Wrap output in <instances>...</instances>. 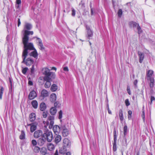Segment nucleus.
Wrapping results in <instances>:
<instances>
[{
  "instance_id": "obj_1",
  "label": "nucleus",
  "mask_w": 155,
  "mask_h": 155,
  "mask_svg": "<svg viewBox=\"0 0 155 155\" xmlns=\"http://www.w3.org/2000/svg\"><path fill=\"white\" fill-rule=\"evenodd\" d=\"M32 27V26L31 24L27 22L25 23L23 29L21 31V34L23 37L22 39H29V36L33 34V31H30Z\"/></svg>"
},
{
  "instance_id": "obj_2",
  "label": "nucleus",
  "mask_w": 155,
  "mask_h": 155,
  "mask_svg": "<svg viewBox=\"0 0 155 155\" xmlns=\"http://www.w3.org/2000/svg\"><path fill=\"white\" fill-rule=\"evenodd\" d=\"M28 39H23V43L24 45V49L23 52H24L25 51L28 54V50H35L33 44L28 41Z\"/></svg>"
},
{
  "instance_id": "obj_3",
  "label": "nucleus",
  "mask_w": 155,
  "mask_h": 155,
  "mask_svg": "<svg viewBox=\"0 0 155 155\" xmlns=\"http://www.w3.org/2000/svg\"><path fill=\"white\" fill-rule=\"evenodd\" d=\"M28 54L25 51L23 52L22 54V58H23V61L22 63H24L27 66H30L32 65L34 62V61L30 58H29L26 59V58Z\"/></svg>"
},
{
  "instance_id": "obj_4",
  "label": "nucleus",
  "mask_w": 155,
  "mask_h": 155,
  "mask_svg": "<svg viewBox=\"0 0 155 155\" xmlns=\"http://www.w3.org/2000/svg\"><path fill=\"white\" fill-rule=\"evenodd\" d=\"M63 150L62 149L60 150V152L61 153H65L66 151V147H69L71 145V142L67 138H64L63 140Z\"/></svg>"
},
{
  "instance_id": "obj_5",
  "label": "nucleus",
  "mask_w": 155,
  "mask_h": 155,
  "mask_svg": "<svg viewBox=\"0 0 155 155\" xmlns=\"http://www.w3.org/2000/svg\"><path fill=\"white\" fill-rule=\"evenodd\" d=\"M54 117L53 116H49L48 117L47 120L46 121H44V124H46L48 126V128L49 129L51 128L54 124Z\"/></svg>"
},
{
  "instance_id": "obj_6",
  "label": "nucleus",
  "mask_w": 155,
  "mask_h": 155,
  "mask_svg": "<svg viewBox=\"0 0 155 155\" xmlns=\"http://www.w3.org/2000/svg\"><path fill=\"white\" fill-rule=\"evenodd\" d=\"M43 137H46V140L48 142H51L53 139L52 133L51 131L48 130L43 134Z\"/></svg>"
},
{
  "instance_id": "obj_7",
  "label": "nucleus",
  "mask_w": 155,
  "mask_h": 155,
  "mask_svg": "<svg viewBox=\"0 0 155 155\" xmlns=\"http://www.w3.org/2000/svg\"><path fill=\"white\" fill-rule=\"evenodd\" d=\"M55 74L51 72L47 75L44 76L43 79L44 81L50 80L52 81V80L55 78Z\"/></svg>"
},
{
  "instance_id": "obj_8",
  "label": "nucleus",
  "mask_w": 155,
  "mask_h": 155,
  "mask_svg": "<svg viewBox=\"0 0 155 155\" xmlns=\"http://www.w3.org/2000/svg\"><path fill=\"white\" fill-rule=\"evenodd\" d=\"M42 131L40 130H38L35 132L34 133V137L35 138H37L43 136Z\"/></svg>"
},
{
  "instance_id": "obj_9",
  "label": "nucleus",
  "mask_w": 155,
  "mask_h": 155,
  "mask_svg": "<svg viewBox=\"0 0 155 155\" xmlns=\"http://www.w3.org/2000/svg\"><path fill=\"white\" fill-rule=\"evenodd\" d=\"M46 137H44L43 136L38 139V143L40 146L43 145L46 142Z\"/></svg>"
},
{
  "instance_id": "obj_10",
  "label": "nucleus",
  "mask_w": 155,
  "mask_h": 155,
  "mask_svg": "<svg viewBox=\"0 0 155 155\" xmlns=\"http://www.w3.org/2000/svg\"><path fill=\"white\" fill-rule=\"evenodd\" d=\"M153 72L152 70H149L147 73V80H150L151 79H154V78L152 77Z\"/></svg>"
},
{
  "instance_id": "obj_11",
  "label": "nucleus",
  "mask_w": 155,
  "mask_h": 155,
  "mask_svg": "<svg viewBox=\"0 0 155 155\" xmlns=\"http://www.w3.org/2000/svg\"><path fill=\"white\" fill-rule=\"evenodd\" d=\"M86 28L87 30V37L88 38L92 37L93 35V32L91 29L90 28L89 26H87Z\"/></svg>"
},
{
  "instance_id": "obj_12",
  "label": "nucleus",
  "mask_w": 155,
  "mask_h": 155,
  "mask_svg": "<svg viewBox=\"0 0 155 155\" xmlns=\"http://www.w3.org/2000/svg\"><path fill=\"white\" fill-rule=\"evenodd\" d=\"M36 96L37 94L35 91H32L30 93L28 97L29 99L30 100H32L34 99Z\"/></svg>"
},
{
  "instance_id": "obj_13",
  "label": "nucleus",
  "mask_w": 155,
  "mask_h": 155,
  "mask_svg": "<svg viewBox=\"0 0 155 155\" xmlns=\"http://www.w3.org/2000/svg\"><path fill=\"white\" fill-rule=\"evenodd\" d=\"M150 81L149 83L150 87V92H152L153 91V88L154 85L155 80L154 79H151L150 80H148Z\"/></svg>"
},
{
  "instance_id": "obj_14",
  "label": "nucleus",
  "mask_w": 155,
  "mask_h": 155,
  "mask_svg": "<svg viewBox=\"0 0 155 155\" xmlns=\"http://www.w3.org/2000/svg\"><path fill=\"white\" fill-rule=\"evenodd\" d=\"M53 130L55 134L57 135L60 131V128L58 126L55 125L53 127Z\"/></svg>"
},
{
  "instance_id": "obj_15",
  "label": "nucleus",
  "mask_w": 155,
  "mask_h": 155,
  "mask_svg": "<svg viewBox=\"0 0 155 155\" xmlns=\"http://www.w3.org/2000/svg\"><path fill=\"white\" fill-rule=\"evenodd\" d=\"M57 98V96L56 94L54 93L51 94L50 96V101L53 102H54Z\"/></svg>"
},
{
  "instance_id": "obj_16",
  "label": "nucleus",
  "mask_w": 155,
  "mask_h": 155,
  "mask_svg": "<svg viewBox=\"0 0 155 155\" xmlns=\"http://www.w3.org/2000/svg\"><path fill=\"white\" fill-rule=\"evenodd\" d=\"M42 71L43 74L45 76H47L48 74L51 72H50V70L47 68H44L42 69Z\"/></svg>"
},
{
  "instance_id": "obj_17",
  "label": "nucleus",
  "mask_w": 155,
  "mask_h": 155,
  "mask_svg": "<svg viewBox=\"0 0 155 155\" xmlns=\"http://www.w3.org/2000/svg\"><path fill=\"white\" fill-rule=\"evenodd\" d=\"M28 125L31 126L30 127V131L32 133L35 131L37 128V125L35 124L32 123L29 124Z\"/></svg>"
},
{
  "instance_id": "obj_18",
  "label": "nucleus",
  "mask_w": 155,
  "mask_h": 155,
  "mask_svg": "<svg viewBox=\"0 0 155 155\" xmlns=\"http://www.w3.org/2000/svg\"><path fill=\"white\" fill-rule=\"evenodd\" d=\"M138 54L140 57L139 62L141 63L143 59L144 54L143 53L139 51H138Z\"/></svg>"
},
{
  "instance_id": "obj_19",
  "label": "nucleus",
  "mask_w": 155,
  "mask_h": 155,
  "mask_svg": "<svg viewBox=\"0 0 155 155\" xmlns=\"http://www.w3.org/2000/svg\"><path fill=\"white\" fill-rule=\"evenodd\" d=\"M68 130L66 128H64L62 132V134L63 136L65 137L67 136L69 134Z\"/></svg>"
},
{
  "instance_id": "obj_20",
  "label": "nucleus",
  "mask_w": 155,
  "mask_h": 155,
  "mask_svg": "<svg viewBox=\"0 0 155 155\" xmlns=\"http://www.w3.org/2000/svg\"><path fill=\"white\" fill-rule=\"evenodd\" d=\"M48 91L45 89H43L41 92V95L42 96L45 97L48 96Z\"/></svg>"
},
{
  "instance_id": "obj_21",
  "label": "nucleus",
  "mask_w": 155,
  "mask_h": 155,
  "mask_svg": "<svg viewBox=\"0 0 155 155\" xmlns=\"http://www.w3.org/2000/svg\"><path fill=\"white\" fill-rule=\"evenodd\" d=\"M46 81L45 84V87L46 88H48L51 85V82L52 81L50 80L44 81Z\"/></svg>"
},
{
  "instance_id": "obj_22",
  "label": "nucleus",
  "mask_w": 155,
  "mask_h": 155,
  "mask_svg": "<svg viewBox=\"0 0 155 155\" xmlns=\"http://www.w3.org/2000/svg\"><path fill=\"white\" fill-rule=\"evenodd\" d=\"M36 118L35 114L34 113H32L29 115L30 120L31 121H34Z\"/></svg>"
},
{
  "instance_id": "obj_23",
  "label": "nucleus",
  "mask_w": 155,
  "mask_h": 155,
  "mask_svg": "<svg viewBox=\"0 0 155 155\" xmlns=\"http://www.w3.org/2000/svg\"><path fill=\"white\" fill-rule=\"evenodd\" d=\"M61 140V137L60 135H57L55 137L54 141L55 142L57 143L59 142Z\"/></svg>"
},
{
  "instance_id": "obj_24",
  "label": "nucleus",
  "mask_w": 155,
  "mask_h": 155,
  "mask_svg": "<svg viewBox=\"0 0 155 155\" xmlns=\"http://www.w3.org/2000/svg\"><path fill=\"white\" fill-rule=\"evenodd\" d=\"M57 112V110L55 107H52L50 110V113L52 115H54Z\"/></svg>"
},
{
  "instance_id": "obj_25",
  "label": "nucleus",
  "mask_w": 155,
  "mask_h": 155,
  "mask_svg": "<svg viewBox=\"0 0 155 155\" xmlns=\"http://www.w3.org/2000/svg\"><path fill=\"white\" fill-rule=\"evenodd\" d=\"M58 89V86L55 84H53L51 87V90L52 92L55 91Z\"/></svg>"
},
{
  "instance_id": "obj_26",
  "label": "nucleus",
  "mask_w": 155,
  "mask_h": 155,
  "mask_svg": "<svg viewBox=\"0 0 155 155\" xmlns=\"http://www.w3.org/2000/svg\"><path fill=\"white\" fill-rule=\"evenodd\" d=\"M46 104L44 103H41L40 105V110L41 111H43L46 109Z\"/></svg>"
},
{
  "instance_id": "obj_27",
  "label": "nucleus",
  "mask_w": 155,
  "mask_h": 155,
  "mask_svg": "<svg viewBox=\"0 0 155 155\" xmlns=\"http://www.w3.org/2000/svg\"><path fill=\"white\" fill-rule=\"evenodd\" d=\"M119 117H120V120L122 121L124 120V118L123 113V111L122 110H120L119 111Z\"/></svg>"
},
{
  "instance_id": "obj_28",
  "label": "nucleus",
  "mask_w": 155,
  "mask_h": 155,
  "mask_svg": "<svg viewBox=\"0 0 155 155\" xmlns=\"http://www.w3.org/2000/svg\"><path fill=\"white\" fill-rule=\"evenodd\" d=\"M41 153L43 155H45L47 153V150L45 147H43L41 148L40 151Z\"/></svg>"
},
{
  "instance_id": "obj_29",
  "label": "nucleus",
  "mask_w": 155,
  "mask_h": 155,
  "mask_svg": "<svg viewBox=\"0 0 155 155\" xmlns=\"http://www.w3.org/2000/svg\"><path fill=\"white\" fill-rule=\"evenodd\" d=\"M31 104L33 107L35 108H37L38 107V102L36 100L33 101L31 102Z\"/></svg>"
},
{
  "instance_id": "obj_30",
  "label": "nucleus",
  "mask_w": 155,
  "mask_h": 155,
  "mask_svg": "<svg viewBox=\"0 0 155 155\" xmlns=\"http://www.w3.org/2000/svg\"><path fill=\"white\" fill-rule=\"evenodd\" d=\"M34 51L31 52L30 54L31 56H32L34 58L38 56V54L36 50L35 49Z\"/></svg>"
},
{
  "instance_id": "obj_31",
  "label": "nucleus",
  "mask_w": 155,
  "mask_h": 155,
  "mask_svg": "<svg viewBox=\"0 0 155 155\" xmlns=\"http://www.w3.org/2000/svg\"><path fill=\"white\" fill-rule=\"evenodd\" d=\"M48 149L50 151L52 150L54 148V145L51 143H50L48 146Z\"/></svg>"
},
{
  "instance_id": "obj_32",
  "label": "nucleus",
  "mask_w": 155,
  "mask_h": 155,
  "mask_svg": "<svg viewBox=\"0 0 155 155\" xmlns=\"http://www.w3.org/2000/svg\"><path fill=\"white\" fill-rule=\"evenodd\" d=\"M38 46L40 47L39 48L41 50H43L45 49V48L43 46V44L41 41H39L38 44Z\"/></svg>"
},
{
  "instance_id": "obj_33",
  "label": "nucleus",
  "mask_w": 155,
  "mask_h": 155,
  "mask_svg": "<svg viewBox=\"0 0 155 155\" xmlns=\"http://www.w3.org/2000/svg\"><path fill=\"white\" fill-rule=\"evenodd\" d=\"M25 134L23 130L21 131V135L20 136V138L21 139H25Z\"/></svg>"
},
{
  "instance_id": "obj_34",
  "label": "nucleus",
  "mask_w": 155,
  "mask_h": 155,
  "mask_svg": "<svg viewBox=\"0 0 155 155\" xmlns=\"http://www.w3.org/2000/svg\"><path fill=\"white\" fill-rule=\"evenodd\" d=\"M40 150V148L38 146H35L34 148V151L36 153H38Z\"/></svg>"
},
{
  "instance_id": "obj_35",
  "label": "nucleus",
  "mask_w": 155,
  "mask_h": 155,
  "mask_svg": "<svg viewBox=\"0 0 155 155\" xmlns=\"http://www.w3.org/2000/svg\"><path fill=\"white\" fill-rule=\"evenodd\" d=\"M127 126L125 125L124 126V136H125L127 134Z\"/></svg>"
},
{
  "instance_id": "obj_36",
  "label": "nucleus",
  "mask_w": 155,
  "mask_h": 155,
  "mask_svg": "<svg viewBox=\"0 0 155 155\" xmlns=\"http://www.w3.org/2000/svg\"><path fill=\"white\" fill-rule=\"evenodd\" d=\"M21 3V0H16V7L17 8H18L19 7V5H20Z\"/></svg>"
},
{
  "instance_id": "obj_37",
  "label": "nucleus",
  "mask_w": 155,
  "mask_h": 155,
  "mask_svg": "<svg viewBox=\"0 0 155 155\" xmlns=\"http://www.w3.org/2000/svg\"><path fill=\"white\" fill-rule=\"evenodd\" d=\"M3 91L4 88L2 87H1L0 90V98L1 99H2V97L3 93Z\"/></svg>"
},
{
  "instance_id": "obj_38",
  "label": "nucleus",
  "mask_w": 155,
  "mask_h": 155,
  "mask_svg": "<svg viewBox=\"0 0 155 155\" xmlns=\"http://www.w3.org/2000/svg\"><path fill=\"white\" fill-rule=\"evenodd\" d=\"M113 150L114 151H115L117 150L116 141H114L113 143Z\"/></svg>"
},
{
  "instance_id": "obj_39",
  "label": "nucleus",
  "mask_w": 155,
  "mask_h": 155,
  "mask_svg": "<svg viewBox=\"0 0 155 155\" xmlns=\"http://www.w3.org/2000/svg\"><path fill=\"white\" fill-rule=\"evenodd\" d=\"M28 70V68L27 67L23 68L22 71V73L24 74H25L26 73Z\"/></svg>"
},
{
  "instance_id": "obj_40",
  "label": "nucleus",
  "mask_w": 155,
  "mask_h": 155,
  "mask_svg": "<svg viewBox=\"0 0 155 155\" xmlns=\"http://www.w3.org/2000/svg\"><path fill=\"white\" fill-rule=\"evenodd\" d=\"M130 23L134 27H137V28L138 27V25H139L138 24L134 22H132Z\"/></svg>"
},
{
  "instance_id": "obj_41",
  "label": "nucleus",
  "mask_w": 155,
  "mask_h": 155,
  "mask_svg": "<svg viewBox=\"0 0 155 155\" xmlns=\"http://www.w3.org/2000/svg\"><path fill=\"white\" fill-rule=\"evenodd\" d=\"M137 28L139 34H140L142 32V30L139 25H138V27H137Z\"/></svg>"
},
{
  "instance_id": "obj_42",
  "label": "nucleus",
  "mask_w": 155,
  "mask_h": 155,
  "mask_svg": "<svg viewBox=\"0 0 155 155\" xmlns=\"http://www.w3.org/2000/svg\"><path fill=\"white\" fill-rule=\"evenodd\" d=\"M114 141H117V132L116 130L114 131Z\"/></svg>"
},
{
  "instance_id": "obj_43",
  "label": "nucleus",
  "mask_w": 155,
  "mask_h": 155,
  "mask_svg": "<svg viewBox=\"0 0 155 155\" xmlns=\"http://www.w3.org/2000/svg\"><path fill=\"white\" fill-rule=\"evenodd\" d=\"M122 14V10L121 9H119L118 12V15L119 17L121 16Z\"/></svg>"
},
{
  "instance_id": "obj_44",
  "label": "nucleus",
  "mask_w": 155,
  "mask_h": 155,
  "mask_svg": "<svg viewBox=\"0 0 155 155\" xmlns=\"http://www.w3.org/2000/svg\"><path fill=\"white\" fill-rule=\"evenodd\" d=\"M31 143L33 146H36L37 145V142L35 140H33L31 141Z\"/></svg>"
},
{
  "instance_id": "obj_45",
  "label": "nucleus",
  "mask_w": 155,
  "mask_h": 155,
  "mask_svg": "<svg viewBox=\"0 0 155 155\" xmlns=\"http://www.w3.org/2000/svg\"><path fill=\"white\" fill-rule=\"evenodd\" d=\"M62 110H60L59 112V118L61 119L62 117Z\"/></svg>"
},
{
  "instance_id": "obj_46",
  "label": "nucleus",
  "mask_w": 155,
  "mask_h": 155,
  "mask_svg": "<svg viewBox=\"0 0 155 155\" xmlns=\"http://www.w3.org/2000/svg\"><path fill=\"white\" fill-rule=\"evenodd\" d=\"M48 113L47 112H44L43 113V116L44 118H46L47 116Z\"/></svg>"
},
{
  "instance_id": "obj_47",
  "label": "nucleus",
  "mask_w": 155,
  "mask_h": 155,
  "mask_svg": "<svg viewBox=\"0 0 155 155\" xmlns=\"http://www.w3.org/2000/svg\"><path fill=\"white\" fill-rule=\"evenodd\" d=\"M125 103L127 106H128L130 105L129 100L128 99H127L125 101Z\"/></svg>"
},
{
  "instance_id": "obj_48",
  "label": "nucleus",
  "mask_w": 155,
  "mask_h": 155,
  "mask_svg": "<svg viewBox=\"0 0 155 155\" xmlns=\"http://www.w3.org/2000/svg\"><path fill=\"white\" fill-rule=\"evenodd\" d=\"M75 11L74 8L72 9V15L73 16H75Z\"/></svg>"
},
{
  "instance_id": "obj_49",
  "label": "nucleus",
  "mask_w": 155,
  "mask_h": 155,
  "mask_svg": "<svg viewBox=\"0 0 155 155\" xmlns=\"http://www.w3.org/2000/svg\"><path fill=\"white\" fill-rule=\"evenodd\" d=\"M107 111H108V113L109 114H112V112H111V111H110V110L109 109V105L108 104L107 105Z\"/></svg>"
},
{
  "instance_id": "obj_50",
  "label": "nucleus",
  "mask_w": 155,
  "mask_h": 155,
  "mask_svg": "<svg viewBox=\"0 0 155 155\" xmlns=\"http://www.w3.org/2000/svg\"><path fill=\"white\" fill-rule=\"evenodd\" d=\"M18 27H19L20 25V24H21V21H20V19L19 18H18Z\"/></svg>"
},
{
  "instance_id": "obj_51",
  "label": "nucleus",
  "mask_w": 155,
  "mask_h": 155,
  "mask_svg": "<svg viewBox=\"0 0 155 155\" xmlns=\"http://www.w3.org/2000/svg\"><path fill=\"white\" fill-rule=\"evenodd\" d=\"M63 70L64 71H68V67H65L64 68Z\"/></svg>"
},
{
  "instance_id": "obj_52",
  "label": "nucleus",
  "mask_w": 155,
  "mask_h": 155,
  "mask_svg": "<svg viewBox=\"0 0 155 155\" xmlns=\"http://www.w3.org/2000/svg\"><path fill=\"white\" fill-rule=\"evenodd\" d=\"M34 70V66L32 65V68L31 69V73H33Z\"/></svg>"
},
{
  "instance_id": "obj_53",
  "label": "nucleus",
  "mask_w": 155,
  "mask_h": 155,
  "mask_svg": "<svg viewBox=\"0 0 155 155\" xmlns=\"http://www.w3.org/2000/svg\"><path fill=\"white\" fill-rule=\"evenodd\" d=\"M155 99L154 97L151 96V103H152V101L154 100Z\"/></svg>"
},
{
  "instance_id": "obj_54",
  "label": "nucleus",
  "mask_w": 155,
  "mask_h": 155,
  "mask_svg": "<svg viewBox=\"0 0 155 155\" xmlns=\"http://www.w3.org/2000/svg\"><path fill=\"white\" fill-rule=\"evenodd\" d=\"M137 83V80H136L134 81V84L135 86H136Z\"/></svg>"
},
{
  "instance_id": "obj_55",
  "label": "nucleus",
  "mask_w": 155,
  "mask_h": 155,
  "mask_svg": "<svg viewBox=\"0 0 155 155\" xmlns=\"http://www.w3.org/2000/svg\"><path fill=\"white\" fill-rule=\"evenodd\" d=\"M28 83L30 85H33V83L32 81H29Z\"/></svg>"
},
{
  "instance_id": "obj_56",
  "label": "nucleus",
  "mask_w": 155,
  "mask_h": 155,
  "mask_svg": "<svg viewBox=\"0 0 155 155\" xmlns=\"http://www.w3.org/2000/svg\"><path fill=\"white\" fill-rule=\"evenodd\" d=\"M142 117L143 119H144V111H143L142 112Z\"/></svg>"
},
{
  "instance_id": "obj_57",
  "label": "nucleus",
  "mask_w": 155,
  "mask_h": 155,
  "mask_svg": "<svg viewBox=\"0 0 155 155\" xmlns=\"http://www.w3.org/2000/svg\"><path fill=\"white\" fill-rule=\"evenodd\" d=\"M132 114V112L131 111V110L128 111V115H131Z\"/></svg>"
},
{
  "instance_id": "obj_58",
  "label": "nucleus",
  "mask_w": 155,
  "mask_h": 155,
  "mask_svg": "<svg viewBox=\"0 0 155 155\" xmlns=\"http://www.w3.org/2000/svg\"><path fill=\"white\" fill-rule=\"evenodd\" d=\"M127 91H128V94H130V89H128V88H127Z\"/></svg>"
},
{
  "instance_id": "obj_59",
  "label": "nucleus",
  "mask_w": 155,
  "mask_h": 155,
  "mask_svg": "<svg viewBox=\"0 0 155 155\" xmlns=\"http://www.w3.org/2000/svg\"><path fill=\"white\" fill-rule=\"evenodd\" d=\"M131 115H128V118L129 120H130L131 118Z\"/></svg>"
},
{
  "instance_id": "obj_60",
  "label": "nucleus",
  "mask_w": 155,
  "mask_h": 155,
  "mask_svg": "<svg viewBox=\"0 0 155 155\" xmlns=\"http://www.w3.org/2000/svg\"><path fill=\"white\" fill-rule=\"evenodd\" d=\"M66 155H71V153L69 152H67Z\"/></svg>"
},
{
  "instance_id": "obj_61",
  "label": "nucleus",
  "mask_w": 155,
  "mask_h": 155,
  "mask_svg": "<svg viewBox=\"0 0 155 155\" xmlns=\"http://www.w3.org/2000/svg\"><path fill=\"white\" fill-rule=\"evenodd\" d=\"M52 70H55V71H56V68L55 67H53L52 68Z\"/></svg>"
},
{
  "instance_id": "obj_62",
  "label": "nucleus",
  "mask_w": 155,
  "mask_h": 155,
  "mask_svg": "<svg viewBox=\"0 0 155 155\" xmlns=\"http://www.w3.org/2000/svg\"><path fill=\"white\" fill-rule=\"evenodd\" d=\"M55 155H58V150H56L55 153Z\"/></svg>"
},
{
  "instance_id": "obj_63",
  "label": "nucleus",
  "mask_w": 155,
  "mask_h": 155,
  "mask_svg": "<svg viewBox=\"0 0 155 155\" xmlns=\"http://www.w3.org/2000/svg\"><path fill=\"white\" fill-rule=\"evenodd\" d=\"M10 87H11V88L12 89V83H11L10 84Z\"/></svg>"
},
{
  "instance_id": "obj_64",
  "label": "nucleus",
  "mask_w": 155,
  "mask_h": 155,
  "mask_svg": "<svg viewBox=\"0 0 155 155\" xmlns=\"http://www.w3.org/2000/svg\"><path fill=\"white\" fill-rule=\"evenodd\" d=\"M91 14L92 15H93V11L92 9H91Z\"/></svg>"
}]
</instances>
